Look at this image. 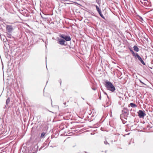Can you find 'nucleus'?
Listing matches in <instances>:
<instances>
[{"instance_id":"nucleus-8","label":"nucleus","mask_w":153,"mask_h":153,"mask_svg":"<svg viewBox=\"0 0 153 153\" xmlns=\"http://www.w3.org/2000/svg\"><path fill=\"white\" fill-rule=\"evenodd\" d=\"M65 41L63 39H59L58 40V43L61 45H65Z\"/></svg>"},{"instance_id":"nucleus-2","label":"nucleus","mask_w":153,"mask_h":153,"mask_svg":"<svg viewBox=\"0 0 153 153\" xmlns=\"http://www.w3.org/2000/svg\"><path fill=\"white\" fill-rule=\"evenodd\" d=\"M122 113L120 114V118L122 120L123 118L127 119V118L129 114V111L128 109L126 108H124L122 111Z\"/></svg>"},{"instance_id":"nucleus-11","label":"nucleus","mask_w":153,"mask_h":153,"mask_svg":"<svg viewBox=\"0 0 153 153\" xmlns=\"http://www.w3.org/2000/svg\"><path fill=\"white\" fill-rule=\"evenodd\" d=\"M129 50L130 51H131V52L132 53L133 55V56L134 57L136 56V53H134V52L133 51V50L130 48H129Z\"/></svg>"},{"instance_id":"nucleus-20","label":"nucleus","mask_w":153,"mask_h":153,"mask_svg":"<svg viewBox=\"0 0 153 153\" xmlns=\"http://www.w3.org/2000/svg\"><path fill=\"white\" fill-rule=\"evenodd\" d=\"M140 19H141L142 20H143V19H142V18H141V17Z\"/></svg>"},{"instance_id":"nucleus-3","label":"nucleus","mask_w":153,"mask_h":153,"mask_svg":"<svg viewBox=\"0 0 153 153\" xmlns=\"http://www.w3.org/2000/svg\"><path fill=\"white\" fill-rule=\"evenodd\" d=\"M137 113L138 116L140 118H143L146 115V114L144 112V111H143L141 110H139Z\"/></svg>"},{"instance_id":"nucleus-22","label":"nucleus","mask_w":153,"mask_h":153,"mask_svg":"<svg viewBox=\"0 0 153 153\" xmlns=\"http://www.w3.org/2000/svg\"><path fill=\"white\" fill-rule=\"evenodd\" d=\"M32 153H35L34 152H33Z\"/></svg>"},{"instance_id":"nucleus-16","label":"nucleus","mask_w":153,"mask_h":153,"mask_svg":"<svg viewBox=\"0 0 153 153\" xmlns=\"http://www.w3.org/2000/svg\"><path fill=\"white\" fill-rule=\"evenodd\" d=\"M104 143L106 144V145H107V144H109V143L107 142V141H105L104 142Z\"/></svg>"},{"instance_id":"nucleus-19","label":"nucleus","mask_w":153,"mask_h":153,"mask_svg":"<svg viewBox=\"0 0 153 153\" xmlns=\"http://www.w3.org/2000/svg\"><path fill=\"white\" fill-rule=\"evenodd\" d=\"M105 94L107 95V97L108 98L109 97H108V96L107 95V94L106 93H105Z\"/></svg>"},{"instance_id":"nucleus-15","label":"nucleus","mask_w":153,"mask_h":153,"mask_svg":"<svg viewBox=\"0 0 153 153\" xmlns=\"http://www.w3.org/2000/svg\"><path fill=\"white\" fill-rule=\"evenodd\" d=\"M7 37H9V38H11V36H12L10 34H9V33H8L7 34Z\"/></svg>"},{"instance_id":"nucleus-21","label":"nucleus","mask_w":153,"mask_h":153,"mask_svg":"<svg viewBox=\"0 0 153 153\" xmlns=\"http://www.w3.org/2000/svg\"><path fill=\"white\" fill-rule=\"evenodd\" d=\"M100 99H101V97H100Z\"/></svg>"},{"instance_id":"nucleus-18","label":"nucleus","mask_w":153,"mask_h":153,"mask_svg":"<svg viewBox=\"0 0 153 153\" xmlns=\"http://www.w3.org/2000/svg\"><path fill=\"white\" fill-rule=\"evenodd\" d=\"M144 3H146V1H147L146 0H144Z\"/></svg>"},{"instance_id":"nucleus-13","label":"nucleus","mask_w":153,"mask_h":153,"mask_svg":"<svg viewBox=\"0 0 153 153\" xmlns=\"http://www.w3.org/2000/svg\"><path fill=\"white\" fill-rule=\"evenodd\" d=\"M46 134V133H45V132H42L41 134V135L40 136V138H44Z\"/></svg>"},{"instance_id":"nucleus-6","label":"nucleus","mask_w":153,"mask_h":153,"mask_svg":"<svg viewBox=\"0 0 153 153\" xmlns=\"http://www.w3.org/2000/svg\"><path fill=\"white\" fill-rule=\"evenodd\" d=\"M60 36L65 39L66 41H69L71 40V38L69 36H64V35H61Z\"/></svg>"},{"instance_id":"nucleus-1","label":"nucleus","mask_w":153,"mask_h":153,"mask_svg":"<svg viewBox=\"0 0 153 153\" xmlns=\"http://www.w3.org/2000/svg\"><path fill=\"white\" fill-rule=\"evenodd\" d=\"M104 85L107 90L114 92L115 90V88L113 84L111 82L106 80L105 81Z\"/></svg>"},{"instance_id":"nucleus-9","label":"nucleus","mask_w":153,"mask_h":153,"mask_svg":"<svg viewBox=\"0 0 153 153\" xmlns=\"http://www.w3.org/2000/svg\"><path fill=\"white\" fill-rule=\"evenodd\" d=\"M128 107L131 106L132 108H135L137 107V105L133 103H131L128 105Z\"/></svg>"},{"instance_id":"nucleus-10","label":"nucleus","mask_w":153,"mask_h":153,"mask_svg":"<svg viewBox=\"0 0 153 153\" xmlns=\"http://www.w3.org/2000/svg\"><path fill=\"white\" fill-rule=\"evenodd\" d=\"M134 51L136 52H138L139 51V48L137 47L136 45H134Z\"/></svg>"},{"instance_id":"nucleus-7","label":"nucleus","mask_w":153,"mask_h":153,"mask_svg":"<svg viewBox=\"0 0 153 153\" xmlns=\"http://www.w3.org/2000/svg\"><path fill=\"white\" fill-rule=\"evenodd\" d=\"M135 57H137L138 59L140 62L144 65H145V63L143 60L141 58L139 55L137 53H136V56H135Z\"/></svg>"},{"instance_id":"nucleus-12","label":"nucleus","mask_w":153,"mask_h":153,"mask_svg":"<svg viewBox=\"0 0 153 153\" xmlns=\"http://www.w3.org/2000/svg\"><path fill=\"white\" fill-rule=\"evenodd\" d=\"M10 98L8 97L6 100V105H8L10 103Z\"/></svg>"},{"instance_id":"nucleus-5","label":"nucleus","mask_w":153,"mask_h":153,"mask_svg":"<svg viewBox=\"0 0 153 153\" xmlns=\"http://www.w3.org/2000/svg\"><path fill=\"white\" fill-rule=\"evenodd\" d=\"M95 7H96V10L97 11V12H98L100 16H101V17L102 18L104 19H105V17L103 16L102 14V13L101 10L100 9V8L97 5H95Z\"/></svg>"},{"instance_id":"nucleus-4","label":"nucleus","mask_w":153,"mask_h":153,"mask_svg":"<svg viewBox=\"0 0 153 153\" xmlns=\"http://www.w3.org/2000/svg\"><path fill=\"white\" fill-rule=\"evenodd\" d=\"M6 28L7 31L9 33L12 32L13 29V26L11 25H6Z\"/></svg>"},{"instance_id":"nucleus-14","label":"nucleus","mask_w":153,"mask_h":153,"mask_svg":"<svg viewBox=\"0 0 153 153\" xmlns=\"http://www.w3.org/2000/svg\"><path fill=\"white\" fill-rule=\"evenodd\" d=\"M0 37L1 39H2V38H3V41H4V38H5V36L4 35H0Z\"/></svg>"},{"instance_id":"nucleus-17","label":"nucleus","mask_w":153,"mask_h":153,"mask_svg":"<svg viewBox=\"0 0 153 153\" xmlns=\"http://www.w3.org/2000/svg\"><path fill=\"white\" fill-rule=\"evenodd\" d=\"M139 80L140 82L141 83H142L144 84V83L140 79H139Z\"/></svg>"}]
</instances>
